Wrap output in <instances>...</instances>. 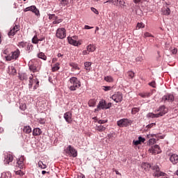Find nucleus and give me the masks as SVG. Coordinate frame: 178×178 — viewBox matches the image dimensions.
<instances>
[{
  "instance_id": "obj_15",
  "label": "nucleus",
  "mask_w": 178,
  "mask_h": 178,
  "mask_svg": "<svg viewBox=\"0 0 178 178\" xmlns=\"http://www.w3.org/2000/svg\"><path fill=\"white\" fill-rule=\"evenodd\" d=\"M161 147H159V145H156L154 146H152L151 148L149 149V152L151 154H159V149Z\"/></svg>"
},
{
  "instance_id": "obj_39",
  "label": "nucleus",
  "mask_w": 178,
  "mask_h": 178,
  "mask_svg": "<svg viewBox=\"0 0 178 178\" xmlns=\"http://www.w3.org/2000/svg\"><path fill=\"white\" fill-rule=\"evenodd\" d=\"M27 42H21L19 43L18 47H19V48H26V47H27Z\"/></svg>"
},
{
  "instance_id": "obj_47",
  "label": "nucleus",
  "mask_w": 178,
  "mask_h": 178,
  "mask_svg": "<svg viewBox=\"0 0 178 178\" xmlns=\"http://www.w3.org/2000/svg\"><path fill=\"white\" fill-rule=\"evenodd\" d=\"M96 104H97V103H95V101H94V100H90V101L89 102V103H88V105H89V106L94 107V106H95Z\"/></svg>"
},
{
  "instance_id": "obj_25",
  "label": "nucleus",
  "mask_w": 178,
  "mask_h": 178,
  "mask_svg": "<svg viewBox=\"0 0 178 178\" xmlns=\"http://www.w3.org/2000/svg\"><path fill=\"white\" fill-rule=\"evenodd\" d=\"M23 131L26 134H30L31 133V127L30 126H25L24 127Z\"/></svg>"
},
{
  "instance_id": "obj_64",
  "label": "nucleus",
  "mask_w": 178,
  "mask_h": 178,
  "mask_svg": "<svg viewBox=\"0 0 178 178\" xmlns=\"http://www.w3.org/2000/svg\"><path fill=\"white\" fill-rule=\"evenodd\" d=\"M161 177V178H169V175H168V174L165 173V175H162Z\"/></svg>"
},
{
  "instance_id": "obj_10",
  "label": "nucleus",
  "mask_w": 178,
  "mask_h": 178,
  "mask_svg": "<svg viewBox=\"0 0 178 178\" xmlns=\"http://www.w3.org/2000/svg\"><path fill=\"white\" fill-rule=\"evenodd\" d=\"M67 40L69 44L74 45V47H79V45H81V42L77 41V36L68 37Z\"/></svg>"
},
{
  "instance_id": "obj_62",
  "label": "nucleus",
  "mask_w": 178,
  "mask_h": 178,
  "mask_svg": "<svg viewBox=\"0 0 178 178\" xmlns=\"http://www.w3.org/2000/svg\"><path fill=\"white\" fill-rule=\"evenodd\" d=\"M133 144L134 145H139V144H140V140H133Z\"/></svg>"
},
{
  "instance_id": "obj_40",
  "label": "nucleus",
  "mask_w": 178,
  "mask_h": 178,
  "mask_svg": "<svg viewBox=\"0 0 178 178\" xmlns=\"http://www.w3.org/2000/svg\"><path fill=\"white\" fill-rule=\"evenodd\" d=\"M156 143V139L155 138H150L148 141L149 145H154Z\"/></svg>"
},
{
  "instance_id": "obj_57",
  "label": "nucleus",
  "mask_w": 178,
  "mask_h": 178,
  "mask_svg": "<svg viewBox=\"0 0 178 178\" xmlns=\"http://www.w3.org/2000/svg\"><path fill=\"white\" fill-rule=\"evenodd\" d=\"M156 124V123H152V124L147 125L146 127H147V129H152V127H154V126H155Z\"/></svg>"
},
{
  "instance_id": "obj_2",
  "label": "nucleus",
  "mask_w": 178,
  "mask_h": 178,
  "mask_svg": "<svg viewBox=\"0 0 178 178\" xmlns=\"http://www.w3.org/2000/svg\"><path fill=\"white\" fill-rule=\"evenodd\" d=\"M151 169L153 170L154 177H161V176L165 175V172L161 171V168H159L158 165L152 166Z\"/></svg>"
},
{
  "instance_id": "obj_18",
  "label": "nucleus",
  "mask_w": 178,
  "mask_h": 178,
  "mask_svg": "<svg viewBox=\"0 0 178 178\" xmlns=\"http://www.w3.org/2000/svg\"><path fill=\"white\" fill-rule=\"evenodd\" d=\"M42 133V131H41V129L40 128H35L33 130V136H41Z\"/></svg>"
},
{
  "instance_id": "obj_54",
  "label": "nucleus",
  "mask_w": 178,
  "mask_h": 178,
  "mask_svg": "<svg viewBox=\"0 0 178 178\" xmlns=\"http://www.w3.org/2000/svg\"><path fill=\"white\" fill-rule=\"evenodd\" d=\"M48 16H49V20H52V19H55V17H56L55 16V14H49Z\"/></svg>"
},
{
  "instance_id": "obj_59",
  "label": "nucleus",
  "mask_w": 178,
  "mask_h": 178,
  "mask_svg": "<svg viewBox=\"0 0 178 178\" xmlns=\"http://www.w3.org/2000/svg\"><path fill=\"white\" fill-rule=\"evenodd\" d=\"M138 140H139V143L141 144V143H144V141H145V138H144L141 136H139L138 137Z\"/></svg>"
},
{
  "instance_id": "obj_36",
  "label": "nucleus",
  "mask_w": 178,
  "mask_h": 178,
  "mask_svg": "<svg viewBox=\"0 0 178 178\" xmlns=\"http://www.w3.org/2000/svg\"><path fill=\"white\" fill-rule=\"evenodd\" d=\"M54 21L53 22V24H59V23H62V19H58V17H55Z\"/></svg>"
},
{
  "instance_id": "obj_29",
  "label": "nucleus",
  "mask_w": 178,
  "mask_h": 178,
  "mask_svg": "<svg viewBox=\"0 0 178 178\" xmlns=\"http://www.w3.org/2000/svg\"><path fill=\"white\" fill-rule=\"evenodd\" d=\"M10 177H12V175H10V172H3L1 176V178H10Z\"/></svg>"
},
{
  "instance_id": "obj_53",
  "label": "nucleus",
  "mask_w": 178,
  "mask_h": 178,
  "mask_svg": "<svg viewBox=\"0 0 178 178\" xmlns=\"http://www.w3.org/2000/svg\"><path fill=\"white\" fill-rule=\"evenodd\" d=\"M149 166V168H151V165H149V164L145 163L142 164V168H144L145 170L147 169V168H148Z\"/></svg>"
},
{
  "instance_id": "obj_37",
  "label": "nucleus",
  "mask_w": 178,
  "mask_h": 178,
  "mask_svg": "<svg viewBox=\"0 0 178 178\" xmlns=\"http://www.w3.org/2000/svg\"><path fill=\"white\" fill-rule=\"evenodd\" d=\"M138 112H140V108L137 107H134L131 110L132 115H136V113H138Z\"/></svg>"
},
{
  "instance_id": "obj_38",
  "label": "nucleus",
  "mask_w": 178,
  "mask_h": 178,
  "mask_svg": "<svg viewBox=\"0 0 178 178\" xmlns=\"http://www.w3.org/2000/svg\"><path fill=\"white\" fill-rule=\"evenodd\" d=\"M26 51H29V52H31V51H33V44L30 43H27Z\"/></svg>"
},
{
  "instance_id": "obj_60",
  "label": "nucleus",
  "mask_w": 178,
  "mask_h": 178,
  "mask_svg": "<svg viewBox=\"0 0 178 178\" xmlns=\"http://www.w3.org/2000/svg\"><path fill=\"white\" fill-rule=\"evenodd\" d=\"M106 122H108V120H99L98 123L99 124H104V123H106Z\"/></svg>"
},
{
  "instance_id": "obj_12",
  "label": "nucleus",
  "mask_w": 178,
  "mask_h": 178,
  "mask_svg": "<svg viewBox=\"0 0 178 178\" xmlns=\"http://www.w3.org/2000/svg\"><path fill=\"white\" fill-rule=\"evenodd\" d=\"M157 112H159L157 115H159V118H161V116H163V115H166V113H168V109L165 107V106H161L157 110Z\"/></svg>"
},
{
  "instance_id": "obj_44",
  "label": "nucleus",
  "mask_w": 178,
  "mask_h": 178,
  "mask_svg": "<svg viewBox=\"0 0 178 178\" xmlns=\"http://www.w3.org/2000/svg\"><path fill=\"white\" fill-rule=\"evenodd\" d=\"M32 76L29 77V88H31L33 87V74H31Z\"/></svg>"
},
{
  "instance_id": "obj_5",
  "label": "nucleus",
  "mask_w": 178,
  "mask_h": 178,
  "mask_svg": "<svg viewBox=\"0 0 178 178\" xmlns=\"http://www.w3.org/2000/svg\"><path fill=\"white\" fill-rule=\"evenodd\" d=\"M65 152L69 156H72V158H76V156H77V150L70 145L65 149Z\"/></svg>"
},
{
  "instance_id": "obj_42",
  "label": "nucleus",
  "mask_w": 178,
  "mask_h": 178,
  "mask_svg": "<svg viewBox=\"0 0 178 178\" xmlns=\"http://www.w3.org/2000/svg\"><path fill=\"white\" fill-rule=\"evenodd\" d=\"M33 44H38V37L37 35H35L32 39Z\"/></svg>"
},
{
  "instance_id": "obj_35",
  "label": "nucleus",
  "mask_w": 178,
  "mask_h": 178,
  "mask_svg": "<svg viewBox=\"0 0 178 178\" xmlns=\"http://www.w3.org/2000/svg\"><path fill=\"white\" fill-rule=\"evenodd\" d=\"M19 109H20L21 111H25V110H26V109H27V105H26V104H24V103H21V104H19Z\"/></svg>"
},
{
  "instance_id": "obj_21",
  "label": "nucleus",
  "mask_w": 178,
  "mask_h": 178,
  "mask_svg": "<svg viewBox=\"0 0 178 178\" xmlns=\"http://www.w3.org/2000/svg\"><path fill=\"white\" fill-rule=\"evenodd\" d=\"M17 163L19 168H20V169H23V165L24 163V157H21L20 159H19L17 161Z\"/></svg>"
},
{
  "instance_id": "obj_11",
  "label": "nucleus",
  "mask_w": 178,
  "mask_h": 178,
  "mask_svg": "<svg viewBox=\"0 0 178 178\" xmlns=\"http://www.w3.org/2000/svg\"><path fill=\"white\" fill-rule=\"evenodd\" d=\"M175 101V96L172 94H166L161 98L162 102H173Z\"/></svg>"
},
{
  "instance_id": "obj_61",
  "label": "nucleus",
  "mask_w": 178,
  "mask_h": 178,
  "mask_svg": "<svg viewBox=\"0 0 178 178\" xmlns=\"http://www.w3.org/2000/svg\"><path fill=\"white\" fill-rule=\"evenodd\" d=\"M128 74L129 76V77H131V79H133V77H134V72L130 71L128 72Z\"/></svg>"
},
{
  "instance_id": "obj_43",
  "label": "nucleus",
  "mask_w": 178,
  "mask_h": 178,
  "mask_svg": "<svg viewBox=\"0 0 178 178\" xmlns=\"http://www.w3.org/2000/svg\"><path fill=\"white\" fill-rule=\"evenodd\" d=\"M117 124H118V126H119V127H124V125H123V118L120 120H118L117 122Z\"/></svg>"
},
{
  "instance_id": "obj_27",
  "label": "nucleus",
  "mask_w": 178,
  "mask_h": 178,
  "mask_svg": "<svg viewBox=\"0 0 178 178\" xmlns=\"http://www.w3.org/2000/svg\"><path fill=\"white\" fill-rule=\"evenodd\" d=\"M87 51L88 52H94V51H95V46L93 44H89L87 46Z\"/></svg>"
},
{
  "instance_id": "obj_45",
  "label": "nucleus",
  "mask_w": 178,
  "mask_h": 178,
  "mask_svg": "<svg viewBox=\"0 0 178 178\" xmlns=\"http://www.w3.org/2000/svg\"><path fill=\"white\" fill-rule=\"evenodd\" d=\"M136 60L138 63H141V62L144 60V58H143V56H138L136 58Z\"/></svg>"
},
{
  "instance_id": "obj_4",
  "label": "nucleus",
  "mask_w": 178,
  "mask_h": 178,
  "mask_svg": "<svg viewBox=\"0 0 178 178\" xmlns=\"http://www.w3.org/2000/svg\"><path fill=\"white\" fill-rule=\"evenodd\" d=\"M112 107V103L106 104V101L101 99L97 105V109H110Z\"/></svg>"
},
{
  "instance_id": "obj_9",
  "label": "nucleus",
  "mask_w": 178,
  "mask_h": 178,
  "mask_svg": "<svg viewBox=\"0 0 178 178\" xmlns=\"http://www.w3.org/2000/svg\"><path fill=\"white\" fill-rule=\"evenodd\" d=\"M24 12H33V13H35V16H40V10H38L35 6H31L29 7H26L24 10Z\"/></svg>"
},
{
  "instance_id": "obj_19",
  "label": "nucleus",
  "mask_w": 178,
  "mask_h": 178,
  "mask_svg": "<svg viewBox=\"0 0 178 178\" xmlns=\"http://www.w3.org/2000/svg\"><path fill=\"white\" fill-rule=\"evenodd\" d=\"M29 70H31L33 73L40 72V69L34 64H29Z\"/></svg>"
},
{
  "instance_id": "obj_55",
  "label": "nucleus",
  "mask_w": 178,
  "mask_h": 178,
  "mask_svg": "<svg viewBox=\"0 0 178 178\" xmlns=\"http://www.w3.org/2000/svg\"><path fill=\"white\" fill-rule=\"evenodd\" d=\"M91 10H92V12H93V13H95V15H99V12H98V10H97L96 8H91Z\"/></svg>"
},
{
  "instance_id": "obj_3",
  "label": "nucleus",
  "mask_w": 178,
  "mask_h": 178,
  "mask_svg": "<svg viewBox=\"0 0 178 178\" xmlns=\"http://www.w3.org/2000/svg\"><path fill=\"white\" fill-rule=\"evenodd\" d=\"M19 56H20V50H19V49H17L15 51H13L11 54H8L7 56H6V60L8 62H10V60L17 59Z\"/></svg>"
},
{
  "instance_id": "obj_22",
  "label": "nucleus",
  "mask_w": 178,
  "mask_h": 178,
  "mask_svg": "<svg viewBox=\"0 0 178 178\" xmlns=\"http://www.w3.org/2000/svg\"><path fill=\"white\" fill-rule=\"evenodd\" d=\"M59 3V6H69L70 3L69 0H58Z\"/></svg>"
},
{
  "instance_id": "obj_14",
  "label": "nucleus",
  "mask_w": 178,
  "mask_h": 178,
  "mask_svg": "<svg viewBox=\"0 0 178 178\" xmlns=\"http://www.w3.org/2000/svg\"><path fill=\"white\" fill-rule=\"evenodd\" d=\"M63 118L67 123H72L73 119L72 118V113L66 112L64 113Z\"/></svg>"
},
{
  "instance_id": "obj_30",
  "label": "nucleus",
  "mask_w": 178,
  "mask_h": 178,
  "mask_svg": "<svg viewBox=\"0 0 178 178\" xmlns=\"http://www.w3.org/2000/svg\"><path fill=\"white\" fill-rule=\"evenodd\" d=\"M91 62H86L84 63L86 70H91Z\"/></svg>"
},
{
  "instance_id": "obj_7",
  "label": "nucleus",
  "mask_w": 178,
  "mask_h": 178,
  "mask_svg": "<svg viewBox=\"0 0 178 178\" xmlns=\"http://www.w3.org/2000/svg\"><path fill=\"white\" fill-rule=\"evenodd\" d=\"M111 99L117 104L119 102H122V101L123 100V95L120 92H117L111 96Z\"/></svg>"
},
{
  "instance_id": "obj_23",
  "label": "nucleus",
  "mask_w": 178,
  "mask_h": 178,
  "mask_svg": "<svg viewBox=\"0 0 178 178\" xmlns=\"http://www.w3.org/2000/svg\"><path fill=\"white\" fill-rule=\"evenodd\" d=\"M161 12H162L163 15H164L165 16H169V15H170V8H163L161 9Z\"/></svg>"
},
{
  "instance_id": "obj_8",
  "label": "nucleus",
  "mask_w": 178,
  "mask_h": 178,
  "mask_svg": "<svg viewBox=\"0 0 178 178\" xmlns=\"http://www.w3.org/2000/svg\"><path fill=\"white\" fill-rule=\"evenodd\" d=\"M20 30V25L15 24L14 26H13L10 31L8 33V35L10 38H12V37H14L16 35V33Z\"/></svg>"
},
{
  "instance_id": "obj_24",
  "label": "nucleus",
  "mask_w": 178,
  "mask_h": 178,
  "mask_svg": "<svg viewBox=\"0 0 178 178\" xmlns=\"http://www.w3.org/2000/svg\"><path fill=\"white\" fill-rule=\"evenodd\" d=\"M19 80H27L29 79V76L26 73H19Z\"/></svg>"
},
{
  "instance_id": "obj_26",
  "label": "nucleus",
  "mask_w": 178,
  "mask_h": 178,
  "mask_svg": "<svg viewBox=\"0 0 178 178\" xmlns=\"http://www.w3.org/2000/svg\"><path fill=\"white\" fill-rule=\"evenodd\" d=\"M147 118H151V119H154V118H159V115H158V113L155 114L153 113H149L147 115Z\"/></svg>"
},
{
  "instance_id": "obj_31",
  "label": "nucleus",
  "mask_w": 178,
  "mask_h": 178,
  "mask_svg": "<svg viewBox=\"0 0 178 178\" xmlns=\"http://www.w3.org/2000/svg\"><path fill=\"white\" fill-rule=\"evenodd\" d=\"M96 130H97V131H105V130H106V127L103 125L97 126Z\"/></svg>"
},
{
  "instance_id": "obj_63",
  "label": "nucleus",
  "mask_w": 178,
  "mask_h": 178,
  "mask_svg": "<svg viewBox=\"0 0 178 178\" xmlns=\"http://www.w3.org/2000/svg\"><path fill=\"white\" fill-rule=\"evenodd\" d=\"M39 123H40V124H45V120L40 118V119L39 120Z\"/></svg>"
},
{
  "instance_id": "obj_16",
  "label": "nucleus",
  "mask_w": 178,
  "mask_h": 178,
  "mask_svg": "<svg viewBox=\"0 0 178 178\" xmlns=\"http://www.w3.org/2000/svg\"><path fill=\"white\" fill-rule=\"evenodd\" d=\"M170 161L173 165H176V163H178V155L176 154H172L170 157Z\"/></svg>"
},
{
  "instance_id": "obj_48",
  "label": "nucleus",
  "mask_w": 178,
  "mask_h": 178,
  "mask_svg": "<svg viewBox=\"0 0 178 178\" xmlns=\"http://www.w3.org/2000/svg\"><path fill=\"white\" fill-rule=\"evenodd\" d=\"M104 91H111L112 90V87L111 86H103Z\"/></svg>"
},
{
  "instance_id": "obj_20",
  "label": "nucleus",
  "mask_w": 178,
  "mask_h": 178,
  "mask_svg": "<svg viewBox=\"0 0 178 178\" xmlns=\"http://www.w3.org/2000/svg\"><path fill=\"white\" fill-rule=\"evenodd\" d=\"M122 120L124 127H127L129 124H131L133 123V121H131V120H129L127 118H122Z\"/></svg>"
},
{
  "instance_id": "obj_6",
  "label": "nucleus",
  "mask_w": 178,
  "mask_h": 178,
  "mask_svg": "<svg viewBox=\"0 0 178 178\" xmlns=\"http://www.w3.org/2000/svg\"><path fill=\"white\" fill-rule=\"evenodd\" d=\"M56 36L60 40L66 38V29H65V28H58L56 30Z\"/></svg>"
},
{
  "instance_id": "obj_41",
  "label": "nucleus",
  "mask_w": 178,
  "mask_h": 178,
  "mask_svg": "<svg viewBox=\"0 0 178 178\" xmlns=\"http://www.w3.org/2000/svg\"><path fill=\"white\" fill-rule=\"evenodd\" d=\"M144 27H145V25L144 24V23L140 22V23H138L137 26H136V29H144Z\"/></svg>"
},
{
  "instance_id": "obj_33",
  "label": "nucleus",
  "mask_w": 178,
  "mask_h": 178,
  "mask_svg": "<svg viewBox=\"0 0 178 178\" xmlns=\"http://www.w3.org/2000/svg\"><path fill=\"white\" fill-rule=\"evenodd\" d=\"M38 165L39 166V168H40L41 169H47V164H44V163H42V161H40L38 163Z\"/></svg>"
},
{
  "instance_id": "obj_13",
  "label": "nucleus",
  "mask_w": 178,
  "mask_h": 178,
  "mask_svg": "<svg viewBox=\"0 0 178 178\" xmlns=\"http://www.w3.org/2000/svg\"><path fill=\"white\" fill-rule=\"evenodd\" d=\"M13 161V155L10 153H6L4 156V163L9 165Z\"/></svg>"
},
{
  "instance_id": "obj_52",
  "label": "nucleus",
  "mask_w": 178,
  "mask_h": 178,
  "mask_svg": "<svg viewBox=\"0 0 178 178\" xmlns=\"http://www.w3.org/2000/svg\"><path fill=\"white\" fill-rule=\"evenodd\" d=\"M53 72H56V70H59V66L58 64H56L53 67H52Z\"/></svg>"
},
{
  "instance_id": "obj_32",
  "label": "nucleus",
  "mask_w": 178,
  "mask_h": 178,
  "mask_svg": "<svg viewBox=\"0 0 178 178\" xmlns=\"http://www.w3.org/2000/svg\"><path fill=\"white\" fill-rule=\"evenodd\" d=\"M70 66L72 67V69H74L75 70H80V67H79V65L74 63H70Z\"/></svg>"
},
{
  "instance_id": "obj_50",
  "label": "nucleus",
  "mask_w": 178,
  "mask_h": 178,
  "mask_svg": "<svg viewBox=\"0 0 178 178\" xmlns=\"http://www.w3.org/2000/svg\"><path fill=\"white\" fill-rule=\"evenodd\" d=\"M149 86H150V87H152L153 88H155L156 87V83H155V81H153L149 83Z\"/></svg>"
},
{
  "instance_id": "obj_17",
  "label": "nucleus",
  "mask_w": 178,
  "mask_h": 178,
  "mask_svg": "<svg viewBox=\"0 0 178 178\" xmlns=\"http://www.w3.org/2000/svg\"><path fill=\"white\" fill-rule=\"evenodd\" d=\"M112 3V5H115V6H118V3L119 5H123V1L122 0H108L106 1L104 3Z\"/></svg>"
},
{
  "instance_id": "obj_28",
  "label": "nucleus",
  "mask_w": 178,
  "mask_h": 178,
  "mask_svg": "<svg viewBox=\"0 0 178 178\" xmlns=\"http://www.w3.org/2000/svg\"><path fill=\"white\" fill-rule=\"evenodd\" d=\"M38 58H39V59H42V60H45L47 59V56H45V54L43 52H40L38 54Z\"/></svg>"
},
{
  "instance_id": "obj_34",
  "label": "nucleus",
  "mask_w": 178,
  "mask_h": 178,
  "mask_svg": "<svg viewBox=\"0 0 178 178\" xmlns=\"http://www.w3.org/2000/svg\"><path fill=\"white\" fill-rule=\"evenodd\" d=\"M104 80L107 83H112V81H113V78L111 76H107L104 77Z\"/></svg>"
},
{
  "instance_id": "obj_51",
  "label": "nucleus",
  "mask_w": 178,
  "mask_h": 178,
  "mask_svg": "<svg viewBox=\"0 0 178 178\" xmlns=\"http://www.w3.org/2000/svg\"><path fill=\"white\" fill-rule=\"evenodd\" d=\"M10 73L13 76H15V74H16L17 71H16V69L14 67H11V72Z\"/></svg>"
},
{
  "instance_id": "obj_46",
  "label": "nucleus",
  "mask_w": 178,
  "mask_h": 178,
  "mask_svg": "<svg viewBox=\"0 0 178 178\" xmlns=\"http://www.w3.org/2000/svg\"><path fill=\"white\" fill-rule=\"evenodd\" d=\"M170 52H172V55H176L177 54V49L176 48H170Z\"/></svg>"
},
{
  "instance_id": "obj_1",
  "label": "nucleus",
  "mask_w": 178,
  "mask_h": 178,
  "mask_svg": "<svg viewBox=\"0 0 178 178\" xmlns=\"http://www.w3.org/2000/svg\"><path fill=\"white\" fill-rule=\"evenodd\" d=\"M69 90L70 91H76L78 88H80L81 87V82L77 77L72 76L69 80Z\"/></svg>"
},
{
  "instance_id": "obj_58",
  "label": "nucleus",
  "mask_w": 178,
  "mask_h": 178,
  "mask_svg": "<svg viewBox=\"0 0 178 178\" xmlns=\"http://www.w3.org/2000/svg\"><path fill=\"white\" fill-rule=\"evenodd\" d=\"M144 37L146 38V37H154L151 33H148V32H145L144 33Z\"/></svg>"
},
{
  "instance_id": "obj_49",
  "label": "nucleus",
  "mask_w": 178,
  "mask_h": 178,
  "mask_svg": "<svg viewBox=\"0 0 178 178\" xmlns=\"http://www.w3.org/2000/svg\"><path fill=\"white\" fill-rule=\"evenodd\" d=\"M140 96L142 97L143 98H145L147 97H149V93H148V92L140 93Z\"/></svg>"
},
{
  "instance_id": "obj_56",
  "label": "nucleus",
  "mask_w": 178,
  "mask_h": 178,
  "mask_svg": "<svg viewBox=\"0 0 178 178\" xmlns=\"http://www.w3.org/2000/svg\"><path fill=\"white\" fill-rule=\"evenodd\" d=\"M15 174L16 175H18L19 176H23L24 174L22 172V170H17V171H16L15 172Z\"/></svg>"
}]
</instances>
